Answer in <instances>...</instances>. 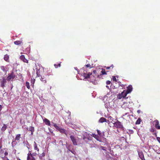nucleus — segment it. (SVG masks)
<instances>
[{
    "instance_id": "1",
    "label": "nucleus",
    "mask_w": 160,
    "mask_h": 160,
    "mask_svg": "<svg viewBox=\"0 0 160 160\" xmlns=\"http://www.w3.org/2000/svg\"><path fill=\"white\" fill-rule=\"evenodd\" d=\"M37 76L39 77H40L41 81L44 83L47 82V81L49 80L51 77L53 75L52 72L48 73L44 76H42L39 74L38 72H37Z\"/></svg>"
},
{
    "instance_id": "2",
    "label": "nucleus",
    "mask_w": 160,
    "mask_h": 160,
    "mask_svg": "<svg viewBox=\"0 0 160 160\" xmlns=\"http://www.w3.org/2000/svg\"><path fill=\"white\" fill-rule=\"evenodd\" d=\"M81 72L80 73L82 76H83L85 79H87L90 78V75L92 74V73L89 72L87 74V72L86 70H85L84 68H83L81 69Z\"/></svg>"
},
{
    "instance_id": "3",
    "label": "nucleus",
    "mask_w": 160,
    "mask_h": 160,
    "mask_svg": "<svg viewBox=\"0 0 160 160\" xmlns=\"http://www.w3.org/2000/svg\"><path fill=\"white\" fill-rule=\"evenodd\" d=\"M127 95L125 93V90H124L121 93H119L117 96V98L118 99H120L122 98H125Z\"/></svg>"
},
{
    "instance_id": "4",
    "label": "nucleus",
    "mask_w": 160,
    "mask_h": 160,
    "mask_svg": "<svg viewBox=\"0 0 160 160\" xmlns=\"http://www.w3.org/2000/svg\"><path fill=\"white\" fill-rule=\"evenodd\" d=\"M113 124L114 126L117 128H123L122 123L118 120H117L116 122L113 123Z\"/></svg>"
},
{
    "instance_id": "5",
    "label": "nucleus",
    "mask_w": 160,
    "mask_h": 160,
    "mask_svg": "<svg viewBox=\"0 0 160 160\" xmlns=\"http://www.w3.org/2000/svg\"><path fill=\"white\" fill-rule=\"evenodd\" d=\"M70 138L72 142L73 145L76 146L77 145V142L76 138L73 135H71Z\"/></svg>"
},
{
    "instance_id": "6",
    "label": "nucleus",
    "mask_w": 160,
    "mask_h": 160,
    "mask_svg": "<svg viewBox=\"0 0 160 160\" xmlns=\"http://www.w3.org/2000/svg\"><path fill=\"white\" fill-rule=\"evenodd\" d=\"M153 124L156 128L158 129H160V126L158 121V120H154L153 122Z\"/></svg>"
},
{
    "instance_id": "7",
    "label": "nucleus",
    "mask_w": 160,
    "mask_h": 160,
    "mask_svg": "<svg viewBox=\"0 0 160 160\" xmlns=\"http://www.w3.org/2000/svg\"><path fill=\"white\" fill-rule=\"evenodd\" d=\"M16 76L14 73V72H12L7 78V80L8 81H10L11 79H14L15 78Z\"/></svg>"
},
{
    "instance_id": "8",
    "label": "nucleus",
    "mask_w": 160,
    "mask_h": 160,
    "mask_svg": "<svg viewBox=\"0 0 160 160\" xmlns=\"http://www.w3.org/2000/svg\"><path fill=\"white\" fill-rule=\"evenodd\" d=\"M27 160H35V157L33 156L32 154H31V152H29V153L28 154V156L27 157Z\"/></svg>"
},
{
    "instance_id": "9",
    "label": "nucleus",
    "mask_w": 160,
    "mask_h": 160,
    "mask_svg": "<svg viewBox=\"0 0 160 160\" xmlns=\"http://www.w3.org/2000/svg\"><path fill=\"white\" fill-rule=\"evenodd\" d=\"M138 154L140 157V158L142 160H145L144 157V154L142 151H141L140 150H139L138 151Z\"/></svg>"
},
{
    "instance_id": "10",
    "label": "nucleus",
    "mask_w": 160,
    "mask_h": 160,
    "mask_svg": "<svg viewBox=\"0 0 160 160\" xmlns=\"http://www.w3.org/2000/svg\"><path fill=\"white\" fill-rule=\"evenodd\" d=\"M132 86L131 85H129L127 87V89L126 91H125V93L127 95V94L130 92L132 91Z\"/></svg>"
},
{
    "instance_id": "11",
    "label": "nucleus",
    "mask_w": 160,
    "mask_h": 160,
    "mask_svg": "<svg viewBox=\"0 0 160 160\" xmlns=\"http://www.w3.org/2000/svg\"><path fill=\"white\" fill-rule=\"evenodd\" d=\"M99 122L100 123H103L104 122H106L108 123L109 122V121L106 119L105 118L103 117H102L99 119Z\"/></svg>"
},
{
    "instance_id": "12",
    "label": "nucleus",
    "mask_w": 160,
    "mask_h": 160,
    "mask_svg": "<svg viewBox=\"0 0 160 160\" xmlns=\"http://www.w3.org/2000/svg\"><path fill=\"white\" fill-rule=\"evenodd\" d=\"M20 59L22 61L24 62L28 63V60L25 58V56L24 55H22L20 57Z\"/></svg>"
},
{
    "instance_id": "13",
    "label": "nucleus",
    "mask_w": 160,
    "mask_h": 160,
    "mask_svg": "<svg viewBox=\"0 0 160 160\" xmlns=\"http://www.w3.org/2000/svg\"><path fill=\"white\" fill-rule=\"evenodd\" d=\"M21 137V134H18L16 136L15 138L13 139L12 140V142H15L16 141H18L19 140Z\"/></svg>"
},
{
    "instance_id": "14",
    "label": "nucleus",
    "mask_w": 160,
    "mask_h": 160,
    "mask_svg": "<svg viewBox=\"0 0 160 160\" xmlns=\"http://www.w3.org/2000/svg\"><path fill=\"white\" fill-rule=\"evenodd\" d=\"M43 122L45 123L48 126L50 125V122L49 120L46 118H45L43 120Z\"/></svg>"
},
{
    "instance_id": "15",
    "label": "nucleus",
    "mask_w": 160,
    "mask_h": 160,
    "mask_svg": "<svg viewBox=\"0 0 160 160\" xmlns=\"http://www.w3.org/2000/svg\"><path fill=\"white\" fill-rule=\"evenodd\" d=\"M45 155V153L43 152L42 154H41L39 155V159L41 160H42Z\"/></svg>"
},
{
    "instance_id": "16",
    "label": "nucleus",
    "mask_w": 160,
    "mask_h": 160,
    "mask_svg": "<svg viewBox=\"0 0 160 160\" xmlns=\"http://www.w3.org/2000/svg\"><path fill=\"white\" fill-rule=\"evenodd\" d=\"M58 130L62 133L65 134L66 135L67 134L64 128H60Z\"/></svg>"
},
{
    "instance_id": "17",
    "label": "nucleus",
    "mask_w": 160,
    "mask_h": 160,
    "mask_svg": "<svg viewBox=\"0 0 160 160\" xmlns=\"http://www.w3.org/2000/svg\"><path fill=\"white\" fill-rule=\"evenodd\" d=\"M6 82V79H5L4 78H3V79L2 81L1 82V87H2L3 88H4V87L5 86V84Z\"/></svg>"
},
{
    "instance_id": "18",
    "label": "nucleus",
    "mask_w": 160,
    "mask_h": 160,
    "mask_svg": "<svg viewBox=\"0 0 160 160\" xmlns=\"http://www.w3.org/2000/svg\"><path fill=\"white\" fill-rule=\"evenodd\" d=\"M34 149L35 150H36L38 152H39V149L37 147V143L35 142H34Z\"/></svg>"
},
{
    "instance_id": "19",
    "label": "nucleus",
    "mask_w": 160,
    "mask_h": 160,
    "mask_svg": "<svg viewBox=\"0 0 160 160\" xmlns=\"http://www.w3.org/2000/svg\"><path fill=\"white\" fill-rule=\"evenodd\" d=\"M14 43L15 45H19L21 44L22 43V41H21L19 40L16 41L14 42Z\"/></svg>"
},
{
    "instance_id": "20",
    "label": "nucleus",
    "mask_w": 160,
    "mask_h": 160,
    "mask_svg": "<svg viewBox=\"0 0 160 160\" xmlns=\"http://www.w3.org/2000/svg\"><path fill=\"white\" fill-rule=\"evenodd\" d=\"M9 58V56L7 54H6L4 56V59L5 61H6L7 62H9V61H8Z\"/></svg>"
},
{
    "instance_id": "21",
    "label": "nucleus",
    "mask_w": 160,
    "mask_h": 160,
    "mask_svg": "<svg viewBox=\"0 0 160 160\" xmlns=\"http://www.w3.org/2000/svg\"><path fill=\"white\" fill-rule=\"evenodd\" d=\"M29 130L31 132V134H33V132L34 131V127H30L29 128Z\"/></svg>"
},
{
    "instance_id": "22",
    "label": "nucleus",
    "mask_w": 160,
    "mask_h": 160,
    "mask_svg": "<svg viewBox=\"0 0 160 160\" xmlns=\"http://www.w3.org/2000/svg\"><path fill=\"white\" fill-rule=\"evenodd\" d=\"M101 73L100 74V75H106L107 73L105 72V69H102V70L101 71Z\"/></svg>"
},
{
    "instance_id": "23",
    "label": "nucleus",
    "mask_w": 160,
    "mask_h": 160,
    "mask_svg": "<svg viewBox=\"0 0 160 160\" xmlns=\"http://www.w3.org/2000/svg\"><path fill=\"white\" fill-rule=\"evenodd\" d=\"M97 73V71H96V70H93V76L94 78H95V77H98L99 76V75H97L96 74ZM94 79L95 80V78H94Z\"/></svg>"
},
{
    "instance_id": "24",
    "label": "nucleus",
    "mask_w": 160,
    "mask_h": 160,
    "mask_svg": "<svg viewBox=\"0 0 160 160\" xmlns=\"http://www.w3.org/2000/svg\"><path fill=\"white\" fill-rule=\"evenodd\" d=\"M141 122V119L140 118H139L135 122L136 124H139Z\"/></svg>"
},
{
    "instance_id": "25",
    "label": "nucleus",
    "mask_w": 160,
    "mask_h": 160,
    "mask_svg": "<svg viewBox=\"0 0 160 160\" xmlns=\"http://www.w3.org/2000/svg\"><path fill=\"white\" fill-rule=\"evenodd\" d=\"M1 69L4 72H6L7 71L5 67L3 66H2L1 67Z\"/></svg>"
},
{
    "instance_id": "26",
    "label": "nucleus",
    "mask_w": 160,
    "mask_h": 160,
    "mask_svg": "<svg viewBox=\"0 0 160 160\" xmlns=\"http://www.w3.org/2000/svg\"><path fill=\"white\" fill-rule=\"evenodd\" d=\"M61 63L60 62V63H58V64H54V66H55L56 68H57L58 67H60L61 66Z\"/></svg>"
},
{
    "instance_id": "27",
    "label": "nucleus",
    "mask_w": 160,
    "mask_h": 160,
    "mask_svg": "<svg viewBox=\"0 0 160 160\" xmlns=\"http://www.w3.org/2000/svg\"><path fill=\"white\" fill-rule=\"evenodd\" d=\"M26 86L27 88L28 89H29L30 88V85H29V83L28 82H26Z\"/></svg>"
},
{
    "instance_id": "28",
    "label": "nucleus",
    "mask_w": 160,
    "mask_h": 160,
    "mask_svg": "<svg viewBox=\"0 0 160 160\" xmlns=\"http://www.w3.org/2000/svg\"><path fill=\"white\" fill-rule=\"evenodd\" d=\"M93 137L95 139H96V140L99 141V140H98V138H99V137H98L95 134H93Z\"/></svg>"
},
{
    "instance_id": "29",
    "label": "nucleus",
    "mask_w": 160,
    "mask_h": 160,
    "mask_svg": "<svg viewBox=\"0 0 160 160\" xmlns=\"http://www.w3.org/2000/svg\"><path fill=\"white\" fill-rule=\"evenodd\" d=\"M53 126L57 130H58L59 129L60 127L58 126L55 123L53 125Z\"/></svg>"
},
{
    "instance_id": "30",
    "label": "nucleus",
    "mask_w": 160,
    "mask_h": 160,
    "mask_svg": "<svg viewBox=\"0 0 160 160\" xmlns=\"http://www.w3.org/2000/svg\"><path fill=\"white\" fill-rule=\"evenodd\" d=\"M6 128L7 126L5 124H4L2 128V130L4 131L6 129Z\"/></svg>"
},
{
    "instance_id": "31",
    "label": "nucleus",
    "mask_w": 160,
    "mask_h": 160,
    "mask_svg": "<svg viewBox=\"0 0 160 160\" xmlns=\"http://www.w3.org/2000/svg\"><path fill=\"white\" fill-rule=\"evenodd\" d=\"M112 80L113 81H114L115 82H117V79L115 76H112Z\"/></svg>"
},
{
    "instance_id": "32",
    "label": "nucleus",
    "mask_w": 160,
    "mask_h": 160,
    "mask_svg": "<svg viewBox=\"0 0 160 160\" xmlns=\"http://www.w3.org/2000/svg\"><path fill=\"white\" fill-rule=\"evenodd\" d=\"M97 132H98V135L100 136H101V132L98 130H97Z\"/></svg>"
},
{
    "instance_id": "33",
    "label": "nucleus",
    "mask_w": 160,
    "mask_h": 160,
    "mask_svg": "<svg viewBox=\"0 0 160 160\" xmlns=\"http://www.w3.org/2000/svg\"><path fill=\"white\" fill-rule=\"evenodd\" d=\"M31 154H32V155H33V156H34L35 157H36L37 155V153L36 152H33L32 153H31Z\"/></svg>"
},
{
    "instance_id": "34",
    "label": "nucleus",
    "mask_w": 160,
    "mask_h": 160,
    "mask_svg": "<svg viewBox=\"0 0 160 160\" xmlns=\"http://www.w3.org/2000/svg\"><path fill=\"white\" fill-rule=\"evenodd\" d=\"M85 66L86 67H87V68H88V67H90V68H91V65L89 64L86 65H85Z\"/></svg>"
},
{
    "instance_id": "35",
    "label": "nucleus",
    "mask_w": 160,
    "mask_h": 160,
    "mask_svg": "<svg viewBox=\"0 0 160 160\" xmlns=\"http://www.w3.org/2000/svg\"><path fill=\"white\" fill-rule=\"evenodd\" d=\"M3 160H9L7 157L2 158Z\"/></svg>"
},
{
    "instance_id": "36",
    "label": "nucleus",
    "mask_w": 160,
    "mask_h": 160,
    "mask_svg": "<svg viewBox=\"0 0 160 160\" xmlns=\"http://www.w3.org/2000/svg\"><path fill=\"white\" fill-rule=\"evenodd\" d=\"M108 118L110 120H112V121H111V122H112L113 121V119L110 116V117H109Z\"/></svg>"
},
{
    "instance_id": "37",
    "label": "nucleus",
    "mask_w": 160,
    "mask_h": 160,
    "mask_svg": "<svg viewBox=\"0 0 160 160\" xmlns=\"http://www.w3.org/2000/svg\"><path fill=\"white\" fill-rule=\"evenodd\" d=\"M157 139L158 142L160 143V137H157Z\"/></svg>"
},
{
    "instance_id": "38",
    "label": "nucleus",
    "mask_w": 160,
    "mask_h": 160,
    "mask_svg": "<svg viewBox=\"0 0 160 160\" xmlns=\"http://www.w3.org/2000/svg\"><path fill=\"white\" fill-rule=\"evenodd\" d=\"M111 82L109 81H107L106 83L107 84L109 85L110 84Z\"/></svg>"
},
{
    "instance_id": "39",
    "label": "nucleus",
    "mask_w": 160,
    "mask_h": 160,
    "mask_svg": "<svg viewBox=\"0 0 160 160\" xmlns=\"http://www.w3.org/2000/svg\"><path fill=\"white\" fill-rule=\"evenodd\" d=\"M141 111L140 110H138L137 111V112L138 114H140L141 112Z\"/></svg>"
},
{
    "instance_id": "40",
    "label": "nucleus",
    "mask_w": 160,
    "mask_h": 160,
    "mask_svg": "<svg viewBox=\"0 0 160 160\" xmlns=\"http://www.w3.org/2000/svg\"><path fill=\"white\" fill-rule=\"evenodd\" d=\"M106 69L107 70H108L109 69H111V67H106Z\"/></svg>"
},
{
    "instance_id": "41",
    "label": "nucleus",
    "mask_w": 160,
    "mask_h": 160,
    "mask_svg": "<svg viewBox=\"0 0 160 160\" xmlns=\"http://www.w3.org/2000/svg\"><path fill=\"white\" fill-rule=\"evenodd\" d=\"M35 81V79H34L33 80H32L31 81V83H33V84L34 82Z\"/></svg>"
},
{
    "instance_id": "42",
    "label": "nucleus",
    "mask_w": 160,
    "mask_h": 160,
    "mask_svg": "<svg viewBox=\"0 0 160 160\" xmlns=\"http://www.w3.org/2000/svg\"><path fill=\"white\" fill-rule=\"evenodd\" d=\"M155 131H156V130L153 128H152L151 129V132H154Z\"/></svg>"
},
{
    "instance_id": "43",
    "label": "nucleus",
    "mask_w": 160,
    "mask_h": 160,
    "mask_svg": "<svg viewBox=\"0 0 160 160\" xmlns=\"http://www.w3.org/2000/svg\"><path fill=\"white\" fill-rule=\"evenodd\" d=\"M110 67H111V69H112L114 67V66L113 65H112L110 66Z\"/></svg>"
},
{
    "instance_id": "44",
    "label": "nucleus",
    "mask_w": 160,
    "mask_h": 160,
    "mask_svg": "<svg viewBox=\"0 0 160 160\" xmlns=\"http://www.w3.org/2000/svg\"><path fill=\"white\" fill-rule=\"evenodd\" d=\"M8 152H5V153H4V155L5 156H7L8 155Z\"/></svg>"
},
{
    "instance_id": "45",
    "label": "nucleus",
    "mask_w": 160,
    "mask_h": 160,
    "mask_svg": "<svg viewBox=\"0 0 160 160\" xmlns=\"http://www.w3.org/2000/svg\"><path fill=\"white\" fill-rule=\"evenodd\" d=\"M154 135H155V136L156 137H157V133L156 132H155V133L154 134Z\"/></svg>"
},
{
    "instance_id": "46",
    "label": "nucleus",
    "mask_w": 160,
    "mask_h": 160,
    "mask_svg": "<svg viewBox=\"0 0 160 160\" xmlns=\"http://www.w3.org/2000/svg\"><path fill=\"white\" fill-rule=\"evenodd\" d=\"M2 109V106L1 105H0V112L1 111Z\"/></svg>"
},
{
    "instance_id": "47",
    "label": "nucleus",
    "mask_w": 160,
    "mask_h": 160,
    "mask_svg": "<svg viewBox=\"0 0 160 160\" xmlns=\"http://www.w3.org/2000/svg\"><path fill=\"white\" fill-rule=\"evenodd\" d=\"M101 148H102V150H105L104 149V147H101Z\"/></svg>"
},
{
    "instance_id": "48",
    "label": "nucleus",
    "mask_w": 160,
    "mask_h": 160,
    "mask_svg": "<svg viewBox=\"0 0 160 160\" xmlns=\"http://www.w3.org/2000/svg\"><path fill=\"white\" fill-rule=\"evenodd\" d=\"M86 137H85V136H84V137H83V140H85V139H86Z\"/></svg>"
},
{
    "instance_id": "49",
    "label": "nucleus",
    "mask_w": 160,
    "mask_h": 160,
    "mask_svg": "<svg viewBox=\"0 0 160 160\" xmlns=\"http://www.w3.org/2000/svg\"><path fill=\"white\" fill-rule=\"evenodd\" d=\"M67 148L68 149V150H69V151H70V149H69V147H68Z\"/></svg>"
},
{
    "instance_id": "50",
    "label": "nucleus",
    "mask_w": 160,
    "mask_h": 160,
    "mask_svg": "<svg viewBox=\"0 0 160 160\" xmlns=\"http://www.w3.org/2000/svg\"><path fill=\"white\" fill-rule=\"evenodd\" d=\"M22 110H23L24 112H25V111L24 110V109H22Z\"/></svg>"
}]
</instances>
